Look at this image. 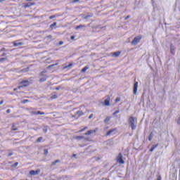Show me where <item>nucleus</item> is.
<instances>
[{
  "mask_svg": "<svg viewBox=\"0 0 180 180\" xmlns=\"http://www.w3.org/2000/svg\"><path fill=\"white\" fill-rule=\"evenodd\" d=\"M89 18H92V15H87L84 17V19H88Z\"/></svg>",
  "mask_w": 180,
  "mask_h": 180,
  "instance_id": "obj_31",
  "label": "nucleus"
},
{
  "mask_svg": "<svg viewBox=\"0 0 180 180\" xmlns=\"http://www.w3.org/2000/svg\"><path fill=\"white\" fill-rule=\"evenodd\" d=\"M56 25H57V22H53L50 25V27H54V26H56Z\"/></svg>",
  "mask_w": 180,
  "mask_h": 180,
  "instance_id": "obj_32",
  "label": "nucleus"
},
{
  "mask_svg": "<svg viewBox=\"0 0 180 180\" xmlns=\"http://www.w3.org/2000/svg\"><path fill=\"white\" fill-rule=\"evenodd\" d=\"M98 130V128H96L95 129L89 130L84 134V136H89V134H93V133H96Z\"/></svg>",
  "mask_w": 180,
  "mask_h": 180,
  "instance_id": "obj_6",
  "label": "nucleus"
},
{
  "mask_svg": "<svg viewBox=\"0 0 180 180\" xmlns=\"http://www.w3.org/2000/svg\"><path fill=\"white\" fill-rule=\"evenodd\" d=\"M114 131H115V129H111L108 131L106 134V136H110V134H112Z\"/></svg>",
  "mask_w": 180,
  "mask_h": 180,
  "instance_id": "obj_19",
  "label": "nucleus"
},
{
  "mask_svg": "<svg viewBox=\"0 0 180 180\" xmlns=\"http://www.w3.org/2000/svg\"><path fill=\"white\" fill-rule=\"evenodd\" d=\"M70 39H71V40H74V39H75V37L72 36V37H70Z\"/></svg>",
  "mask_w": 180,
  "mask_h": 180,
  "instance_id": "obj_48",
  "label": "nucleus"
},
{
  "mask_svg": "<svg viewBox=\"0 0 180 180\" xmlns=\"http://www.w3.org/2000/svg\"><path fill=\"white\" fill-rule=\"evenodd\" d=\"M120 56V51H116L112 53L113 57H119Z\"/></svg>",
  "mask_w": 180,
  "mask_h": 180,
  "instance_id": "obj_13",
  "label": "nucleus"
},
{
  "mask_svg": "<svg viewBox=\"0 0 180 180\" xmlns=\"http://www.w3.org/2000/svg\"><path fill=\"white\" fill-rule=\"evenodd\" d=\"M77 155H73V157H75Z\"/></svg>",
  "mask_w": 180,
  "mask_h": 180,
  "instance_id": "obj_56",
  "label": "nucleus"
},
{
  "mask_svg": "<svg viewBox=\"0 0 180 180\" xmlns=\"http://www.w3.org/2000/svg\"><path fill=\"white\" fill-rule=\"evenodd\" d=\"M46 71H42L39 74V77H41L39 79V82H45V81H47V76L44 74H46Z\"/></svg>",
  "mask_w": 180,
  "mask_h": 180,
  "instance_id": "obj_2",
  "label": "nucleus"
},
{
  "mask_svg": "<svg viewBox=\"0 0 180 180\" xmlns=\"http://www.w3.org/2000/svg\"><path fill=\"white\" fill-rule=\"evenodd\" d=\"M84 139V140H88L87 138H85V137H84L82 136H76V140H82Z\"/></svg>",
  "mask_w": 180,
  "mask_h": 180,
  "instance_id": "obj_15",
  "label": "nucleus"
},
{
  "mask_svg": "<svg viewBox=\"0 0 180 180\" xmlns=\"http://www.w3.org/2000/svg\"><path fill=\"white\" fill-rule=\"evenodd\" d=\"M82 27H86L85 25H79L75 27V30H78V29H82Z\"/></svg>",
  "mask_w": 180,
  "mask_h": 180,
  "instance_id": "obj_12",
  "label": "nucleus"
},
{
  "mask_svg": "<svg viewBox=\"0 0 180 180\" xmlns=\"http://www.w3.org/2000/svg\"><path fill=\"white\" fill-rule=\"evenodd\" d=\"M5 56H6V53H3L1 54V57H5Z\"/></svg>",
  "mask_w": 180,
  "mask_h": 180,
  "instance_id": "obj_43",
  "label": "nucleus"
},
{
  "mask_svg": "<svg viewBox=\"0 0 180 180\" xmlns=\"http://www.w3.org/2000/svg\"><path fill=\"white\" fill-rule=\"evenodd\" d=\"M103 106H110V96H108L104 102H101Z\"/></svg>",
  "mask_w": 180,
  "mask_h": 180,
  "instance_id": "obj_5",
  "label": "nucleus"
},
{
  "mask_svg": "<svg viewBox=\"0 0 180 180\" xmlns=\"http://www.w3.org/2000/svg\"><path fill=\"white\" fill-rule=\"evenodd\" d=\"M140 40H141V36H138L135 37L131 43L132 46H136V44H139V43H140Z\"/></svg>",
  "mask_w": 180,
  "mask_h": 180,
  "instance_id": "obj_3",
  "label": "nucleus"
},
{
  "mask_svg": "<svg viewBox=\"0 0 180 180\" xmlns=\"http://www.w3.org/2000/svg\"><path fill=\"white\" fill-rule=\"evenodd\" d=\"M78 1H79V0H74V1H73L74 3H77V2H78Z\"/></svg>",
  "mask_w": 180,
  "mask_h": 180,
  "instance_id": "obj_49",
  "label": "nucleus"
},
{
  "mask_svg": "<svg viewBox=\"0 0 180 180\" xmlns=\"http://www.w3.org/2000/svg\"><path fill=\"white\" fill-rule=\"evenodd\" d=\"M58 162H60V160H56L53 162H51V165H54L56 164H58Z\"/></svg>",
  "mask_w": 180,
  "mask_h": 180,
  "instance_id": "obj_23",
  "label": "nucleus"
},
{
  "mask_svg": "<svg viewBox=\"0 0 180 180\" xmlns=\"http://www.w3.org/2000/svg\"><path fill=\"white\" fill-rule=\"evenodd\" d=\"M11 112V110H9V109H8L7 110H6V113H9Z\"/></svg>",
  "mask_w": 180,
  "mask_h": 180,
  "instance_id": "obj_50",
  "label": "nucleus"
},
{
  "mask_svg": "<svg viewBox=\"0 0 180 180\" xmlns=\"http://www.w3.org/2000/svg\"><path fill=\"white\" fill-rule=\"evenodd\" d=\"M117 162H118L119 164H124V160H123V155L122 153H120L117 157Z\"/></svg>",
  "mask_w": 180,
  "mask_h": 180,
  "instance_id": "obj_4",
  "label": "nucleus"
},
{
  "mask_svg": "<svg viewBox=\"0 0 180 180\" xmlns=\"http://www.w3.org/2000/svg\"><path fill=\"white\" fill-rule=\"evenodd\" d=\"M23 44V43H22V42H15L14 43V46L15 47H18V46H22Z\"/></svg>",
  "mask_w": 180,
  "mask_h": 180,
  "instance_id": "obj_18",
  "label": "nucleus"
},
{
  "mask_svg": "<svg viewBox=\"0 0 180 180\" xmlns=\"http://www.w3.org/2000/svg\"><path fill=\"white\" fill-rule=\"evenodd\" d=\"M44 115V112L37 111V112H36V115Z\"/></svg>",
  "mask_w": 180,
  "mask_h": 180,
  "instance_id": "obj_25",
  "label": "nucleus"
},
{
  "mask_svg": "<svg viewBox=\"0 0 180 180\" xmlns=\"http://www.w3.org/2000/svg\"><path fill=\"white\" fill-rule=\"evenodd\" d=\"M6 0H0V4H1V2H4V1H5Z\"/></svg>",
  "mask_w": 180,
  "mask_h": 180,
  "instance_id": "obj_53",
  "label": "nucleus"
},
{
  "mask_svg": "<svg viewBox=\"0 0 180 180\" xmlns=\"http://www.w3.org/2000/svg\"><path fill=\"white\" fill-rule=\"evenodd\" d=\"M47 131H48L47 126L44 127H43V131H44V133H47Z\"/></svg>",
  "mask_w": 180,
  "mask_h": 180,
  "instance_id": "obj_24",
  "label": "nucleus"
},
{
  "mask_svg": "<svg viewBox=\"0 0 180 180\" xmlns=\"http://www.w3.org/2000/svg\"><path fill=\"white\" fill-rule=\"evenodd\" d=\"M86 129H88V127H85L84 128L80 130V132L84 131L85 130H86Z\"/></svg>",
  "mask_w": 180,
  "mask_h": 180,
  "instance_id": "obj_33",
  "label": "nucleus"
},
{
  "mask_svg": "<svg viewBox=\"0 0 180 180\" xmlns=\"http://www.w3.org/2000/svg\"><path fill=\"white\" fill-rule=\"evenodd\" d=\"M40 172V171H39V170H36V171H34V170H31L30 172V175H38V174Z\"/></svg>",
  "mask_w": 180,
  "mask_h": 180,
  "instance_id": "obj_11",
  "label": "nucleus"
},
{
  "mask_svg": "<svg viewBox=\"0 0 180 180\" xmlns=\"http://www.w3.org/2000/svg\"><path fill=\"white\" fill-rule=\"evenodd\" d=\"M27 110H28V112L32 115H36V112H37V111H34V108H27Z\"/></svg>",
  "mask_w": 180,
  "mask_h": 180,
  "instance_id": "obj_10",
  "label": "nucleus"
},
{
  "mask_svg": "<svg viewBox=\"0 0 180 180\" xmlns=\"http://www.w3.org/2000/svg\"><path fill=\"white\" fill-rule=\"evenodd\" d=\"M18 88H20V86H18Z\"/></svg>",
  "mask_w": 180,
  "mask_h": 180,
  "instance_id": "obj_57",
  "label": "nucleus"
},
{
  "mask_svg": "<svg viewBox=\"0 0 180 180\" xmlns=\"http://www.w3.org/2000/svg\"><path fill=\"white\" fill-rule=\"evenodd\" d=\"M2 103H4V100H2L1 101H0V105H2Z\"/></svg>",
  "mask_w": 180,
  "mask_h": 180,
  "instance_id": "obj_51",
  "label": "nucleus"
},
{
  "mask_svg": "<svg viewBox=\"0 0 180 180\" xmlns=\"http://www.w3.org/2000/svg\"><path fill=\"white\" fill-rule=\"evenodd\" d=\"M111 117H107L105 120H104V123H108V122H109L110 120Z\"/></svg>",
  "mask_w": 180,
  "mask_h": 180,
  "instance_id": "obj_21",
  "label": "nucleus"
},
{
  "mask_svg": "<svg viewBox=\"0 0 180 180\" xmlns=\"http://www.w3.org/2000/svg\"><path fill=\"white\" fill-rule=\"evenodd\" d=\"M72 65V64H70V65H68V66H66L67 68H68V67H71Z\"/></svg>",
  "mask_w": 180,
  "mask_h": 180,
  "instance_id": "obj_52",
  "label": "nucleus"
},
{
  "mask_svg": "<svg viewBox=\"0 0 180 180\" xmlns=\"http://www.w3.org/2000/svg\"><path fill=\"white\" fill-rule=\"evenodd\" d=\"M128 123L131 127V130H136V129H137V118L134 117H129Z\"/></svg>",
  "mask_w": 180,
  "mask_h": 180,
  "instance_id": "obj_1",
  "label": "nucleus"
},
{
  "mask_svg": "<svg viewBox=\"0 0 180 180\" xmlns=\"http://www.w3.org/2000/svg\"><path fill=\"white\" fill-rule=\"evenodd\" d=\"M176 47L174 46V44L170 45V53L172 54V56H175V50Z\"/></svg>",
  "mask_w": 180,
  "mask_h": 180,
  "instance_id": "obj_7",
  "label": "nucleus"
},
{
  "mask_svg": "<svg viewBox=\"0 0 180 180\" xmlns=\"http://www.w3.org/2000/svg\"><path fill=\"white\" fill-rule=\"evenodd\" d=\"M56 98H57V96L56 95H53V97H52V99H56Z\"/></svg>",
  "mask_w": 180,
  "mask_h": 180,
  "instance_id": "obj_45",
  "label": "nucleus"
},
{
  "mask_svg": "<svg viewBox=\"0 0 180 180\" xmlns=\"http://www.w3.org/2000/svg\"><path fill=\"white\" fill-rule=\"evenodd\" d=\"M21 86H29L30 85V83L27 80H22L20 82Z\"/></svg>",
  "mask_w": 180,
  "mask_h": 180,
  "instance_id": "obj_8",
  "label": "nucleus"
},
{
  "mask_svg": "<svg viewBox=\"0 0 180 180\" xmlns=\"http://www.w3.org/2000/svg\"><path fill=\"white\" fill-rule=\"evenodd\" d=\"M19 163H18V162H15L14 165H13V167H18V165Z\"/></svg>",
  "mask_w": 180,
  "mask_h": 180,
  "instance_id": "obj_46",
  "label": "nucleus"
},
{
  "mask_svg": "<svg viewBox=\"0 0 180 180\" xmlns=\"http://www.w3.org/2000/svg\"><path fill=\"white\" fill-rule=\"evenodd\" d=\"M63 44H64V42H63V41H60L59 42V46H61V45H63Z\"/></svg>",
  "mask_w": 180,
  "mask_h": 180,
  "instance_id": "obj_42",
  "label": "nucleus"
},
{
  "mask_svg": "<svg viewBox=\"0 0 180 180\" xmlns=\"http://www.w3.org/2000/svg\"><path fill=\"white\" fill-rule=\"evenodd\" d=\"M13 155V153L11 152L7 155V157H12Z\"/></svg>",
  "mask_w": 180,
  "mask_h": 180,
  "instance_id": "obj_34",
  "label": "nucleus"
},
{
  "mask_svg": "<svg viewBox=\"0 0 180 180\" xmlns=\"http://www.w3.org/2000/svg\"><path fill=\"white\" fill-rule=\"evenodd\" d=\"M92 117H94V114H91V115L89 116V119H92Z\"/></svg>",
  "mask_w": 180,
  "mask_h": 180,
  "instance_id": "obj_40",
  "label": "nucleus"
},
{
  "mask_svg": "<svg viewBox=\"0 0 180 180\" xmlns=\"http://www.w3.org/2000/svg\"><path fill=\"white\" fill-rule=\"evenodd\" d=\"M89 67L85 66L82 69V72H86V70H89Z\"/></svg>",
  "mask_w": 180,
  "mask_h": 180,
  "instance_id": "obj_20",
  "label": "nucleus"
},
{
  "mask_svg": "<svg viewBox=\"0 0 180 180\" xmlns=\"http://www.w3.org/2000/svg\"><path fill=\"white\" fill-rule=\"evenodd\" d=\"M47 154H49V150L44 149V155H47Z\"/></svg>",
  "mask_w": 180,
  "mask_h": 180,
  "instance_id": "obj_27",
  "label": "nucleus"
},
{
  "mask_svg": "<svg viewBox=\"0 0 180 180\" xmlns=\"http://www.w3.org/2000/svg\"><path fill=\"white\" fill-rule=\"evenodd\" d=\"M54 65H58V63H55V64H53V65H50L48 66V68H51L53 67H54Z\"/></svg>",
  "mask_w": 180,
  "mask_h": 180,
  "instance_id": "obj_28",
  "label": "nucleus"
},
{
  "mask_svg": "<svg viewBox=\"0 0 180 180\" xmlns=\"http://www.w3.org/2000/svg\"><path fill=\"white\" fill-rule=\"evenodd\" d=\"M41 140H43V137H39V138L37 139V143H40V141H41Z\"/></svg>",
  "mask_w": 180,
  "mask_h": 180,
  "instance_id": "obj_30",
  "label": "nucleus"
},
{
  "mask_svg": "<svg viewBox=\"0 0 180 180\" xmlns=\"http://www.w3.org/2000/svg\"><path fill=\"white\" fill-rule=\"evenodd\" d=\"M139 88V82H135L134 84V95H136L137 94V89Z\"/></svg>",
  "mask_w": 180,
  "mask_h": 180,
  "instance_id": "obj_9",
  "label": "nucleus"
},
{
  "mask_svg": "<svg viewBox=\"0 0 180 180\" xmlns=\"http://www.w3.org/2000/svg\"><path fill=\"white\" fill-rule=\"evenodd\" d=\"M11 130H12L13 131H16V130H18L17 128H15V124H13Z\"/></svg>",
  "mask_w": 180,
  "mask_h": 180,
  "instance_id": "obj_26",
  "label": "nucleus"
},
{
  "mask_svg": "<svg viewBox=\"0 0 180 180\" xmlns=\"http://www.w3.org/2000/svg\"><path fill=\"white\" fill-rule=\"evenodd\" d=\"M153 132H151L148 136L149 141H151V140H153Z\"/></svg>",
  "mask_w": 180,
  "mask_h": 180,
  "instance_id": "obj_22",
  "label": "nucleus"
},
{
  "mask_svg": "<svg viewBox=\"0 0 180 180\" xmlns=\"http://www.w3.org/2000/svg\"><path fill=\"white\" fill-rule=\"evenodd\" d=\"M34 5V3H27L25 5V8H30V6H33Z\"/></svg>",
  "mask_w": 180,
  "mask_h": 180,
  "instance_id": "obj_16",
  "label": "nucleus"
},
{
  "mask_svg": "<svg viewBox=\"0 0 180 180\" xmlns=\"http://www.w3.org/2000/svg\"><path fill=\"white\" fill-rule=\"evenodd\" d=\"M76 115H77L79 117H81V116H84V112L79 110L76 112Z\"/></svg>",
  "mask_w": 180,
  "mask_h": 180,
  "instance_id": "obj_14",
  "label": "nucleus"
},
{
  "mask_svg": "<svg viewBox=\"0 0 180 180\" xmlns=\"http://www.w3.org/2000/svg\"><path fill=\"white\" fill-rule=\"evenodd\" d=\"M130 18V15H127L126 18H125V20H127V19H129Z\"/></svg>",
  "mask_w": 180,
  "mask_h": 180,
  "instance_id": "obj_44",
  "label": "nucleus"
},
{
  "mask_svg": "<svg viewBox=\"0 0 180 180\" xmlns=\"http://www.w3.org/2000/svg\"><path fill=\"white\" fill-rule=\"evenodd\" d=\"M18 89H14L13 91H17Z\"/></svg>",
  "mask_w": 180,
  "mask_h": 180,
  "instance_id": "obj_55",
  "label": "nucleus"
},
{
  "mask_svg": "<svg viewBox=\"0 0 180 180\" xmlns=\"http://www.w3.org/2000/svg\"><path fill=\"white\" fill-rule=\"evenodd\" d=\"M56 15H51V16L49 17V19H50V20H51V19H54V18H56Z\"/></svg>",
  "mask_w": 180,
  "mask_h": 180,
  "instance_id": "obj_35",
  "label": "nucleus"
},
{
  "mask_svg": "<svg viewBox=\"0 0 180 180\" xmlns=\"http://www.w3.org/2000/svg\"><path fill=\"white\" fill-rule=\"evenodd\" d=\"M120 101V98H119L115 99V102H119Z\"/></svg>",
  "mask_w": 180,
  "mask_h": 180,
  "instance_id": "obj_47",
  "label": "nucleus"
},
{
  "mask_svg": "<svg viewBox=\"0 0 180 180\" xmlns=\"http://www.w3.org/2000/svg\"><path fill=\"white\" fill-rule=\"evenodd\" d=\"M4 50H5V48H3V49H1V51H4Z\"/></svg>",
  "mask_w": 180,
  "mask_h": 180,
  "instance_id": "obj_54",
  "label": "nucleus"
},
{
  "mask_svg": "<svg viewBox=\"0 0 180 180\" xmlns=\"http://www.w3.org/2000/svg\"><path fill=\"white\" fill-rule=\"evenodd\" d=\"M27 102H29V100H23L22 101L23 103H27Z\"/></svg>",
  "mask_w": 180,
  "mask_h": 180,
  "instance_id": "obj_39",
  "label": "nucleus"
},
{
  "mask_svg": "<svg viewBox=\"0 0 180 180\" xmlns=\"http://www.w3.org/2000/svg\"><path fill=\"white\" fill-rule=\"evenodd\" d=\"M120 110H116L113 113H112V116H115V115H117V113H120Z\"/></svg>",
  "mask_w": 180,
  "mask_h": 180,
  "instance_id": "obj_29",
  "label": "nucleus"
},
{
  "mask_svg": "<svg viewBox=\"0 0 180 180\" xmlns=\"http://www.w3.org/2000/svg\"><path fill=\"white\" fill-rule=\"evenodd\" d=\"M161 179H162L161 176H158V177H157V179H156V180H161Z\"/></svg>",
  "mask_w": 180,
  "mask_h": 180,
  "instance_id": "obj_41",
  "label": "nucleus"
},
{
  "mask_svg": "<svg viewBox=\"0 0 180 180\" xmlns=\"http://www.w3.org/2000/svg\"><path fill=\"white\" fill-rule=\"evenodd\" d=\"M56 91H60V89H61V87L60 86H58V87H56Z\"/></svg>",
  "mask_w": 180,
  "mask_h": 180,
  "instance_id": "obj_38",
  "label": "nucleus"
},
{
  "mask_svg": "<svg viewBox=\"0 0 180 180\" xmlns=\"http://www.w3.org/2000/svg\"><path fill=\"white\" fill-rule=\"evenodd\" d=\"M65 178H68V179H65V180H71V176H65Z\"/></svg>",
  "mask_w": 180,
  "mask_h": 180,
  "instance_id": "obj_37",
  "label": "nucleus"
},
{
  "mask_svg": "<svg viewBox=\"0 0 180 180\" xmlns=\"http://www.w3.org/2000/svg\"><path fill=\"white\" fill-rule=\"evenodd\" d=\"M5 60H6V58H0V63H2V61H5Z\"/></svg>",
  "mask_w": 180,
  "mask_h": 180,
  "instance_id": "obj_36",
  "label": "nucleus"
},
{
  "mask_svg": "<svg viewBox=\"0 0 180 180\" xmlns=\"http://www.w3.org/2000/svg\"><path fill=\"white\" fill-rule=\"evenodd\" d=\"M157 147H158V143H157L156 145L153 146L150 149V151L151 153H153V151H154V150H155V148H157Z\"/></svg>",
  "mask_w": 180,
  "mask_h": 180,
  "instance_id": "obj_17",
  "label": "nucleus"
}]
</instances>
